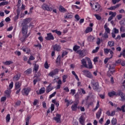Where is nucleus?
Returning <instances> with one entry per match:
<instances>
[{"instance_id":"25","label":"nucleus","mask_w":125,"mask_h":125,"mask_svg":"<svg viewBox=\"0 0 125 125\" xmlns=\"http://www.w3.org/2000/svg\"><path fill=\"white\" fill-rule=\"evenodd\" d=\"M5 94L7 95L8 98H10V95L11 94V90L10 89L5 91Z\"/></svg>"},{"instance_id":"13","label":"nucleus","mask_w":125,"mask_h":125,"mask_svg":"<svg viewBox=\"0 0 125 125\" xmlns=\"http://www.w3.org/2000/svg\"><path fill=\"white\" fill-rule=\"evenodd\" d=\"M76 53L79 54V57H80V58H83V57L85 56L84 50H79L76 52Z\"/></svg>"},{"instance_id":"50","label":"nucleus","mask_w":125,"mask_h":125,"mask_svg":"<svg viewBox=\"0 0 125 125\" xmlns=\"http://www.w3.org/2000/svg\"><path fill=\"white\" fill-rule=\"evenodd\" d=\"M75 93H76V90L75 89L70 90V92L69 93V94H71L73 96L75 95Z\"/></svg>"},{"instance_id":"52","label":"nucleus","mask_w":125,"mask_h":125,"mask_svg":"<svg viewBox=\"0 0 125 125\" xmlns=\"http://www.w3.org/2000/svg\"><path fill=\"white\" fill-rule=\"evenodd\" d=\"M44 67L45 69H48L49 68V66L48 65V63L47 62V61H46L44 64Z\"/></svg>"},{"instance_id":"27","label":"nucleus","mask_w":125,"mask_h":125,"mask_svg":"<svg viewBox=\"0 0 125 125\" xmlns=\"http://www.w3.org/2000/svg\"><path fill=\"white\" fill-rule=\"evenodd\" d=\"M59 10L61 12H66L67 11V10L64 8L62 5H60L59 7Z\"/></svg>"},{"instance_id":"38","label":"nucleus","mask_w":125,"mask_h":125,"mask_svg":"<svg viewBox=\"0 0 125 125\" xmlns=\"http://www.w3.org/2000/svg\"><path fill=\"white\" fill-rule=\"evenodd\" d=\"M51 90H52V88L50 87V84L47 87L46 89V93H49V92H50Z\"/></svg>"},{"instance_id":"57","label":"nucleus","mask_w":125,"mask_h":125,"mask_svg":"<svg viewBox=\"0 0 125 125\" xmlns=\"http://www.w3.org/2000/svg\"><path fill=\"white\" fill-rule=\"evenodd\" d=\"M38 103H39V100L35 99L34 101V102L33 103L34 106H36L38 104Z\"/></svg>"},{"instance_id":"30","label":"nucleus","mask_w":125,"mask_h":125,"mask_svg":"<svg viewBox=\"0 0 125 125\" xmlns=\"http://www.w3.org/2000/svg\"><path fill=\"white\" fill-rule=\"evenodd\" d=\"M52 33H56L58 36H61L62 35V32L60 31L57 30V29L56 30H52Z\"/></svg>"},{"instance_id":"62","label":"nucleus","mask_w":125,"mask_h":125,"mask_svg":"<svg viewBox=\"0 0 125 125\" xmlns=\"http://www.w3.org/2000/svg\"><path fill=\"white\" fill-rule=\"evenodd\" d=\"M112 58H106L104 59V64H107V63H108V61H109V59H111Z\"/></svg>"},{"instance_id":"23","label":"nucleus","mask_w":125,"mask_h":125,"mask_svg":"<svg viewBox=\"0 0 125 125\" xmlns=\"http://www.w3.org/2000/svg\"><path fill=\"white\" fill-rule=\"evenodd\" d=\"M57 83L58 85H57L56 89H60V88H61V84H62V81L59 80Z\"/></svg>"},{"instance_id":"4","label":"nucleus","mask_w":125,"mask_h":125,"mask_svg":"<svg viewBox=\"0 0 125 125\" xmlns=\"http://www.w3.org/2000/svg\"><path fill=\"white\" fill-rule=\"evenodd\" d=\"M104 50L105 54H108L109 52L111 55L110 58H113V56H114L113 51H115V47H112L111 49L104 48Z\"/></svg>"},{"instance_id":"5","label":"nucleus","mask_w":125,"mask_h":125,"mask_svg":"<svg viewBox=\"0 0 125 125\" xmlns=\"http://www.w3.org/2000/svg\"><path fill=\"white\" fill-rule=\"evenodd\" d=\"M82 72L83 73V75H84V76L87 78H88L89 79H92V78H93L92 74H91V73L88 70H83Z\"/></svg>"},{"instance_id":"58","label":"nucleus","mask_w":125,"mask_h":125,"mask_svg":"<svg viewBox=\"0 0 125 125\" xmlns=\"http://www.w3.org/2000/svg\"><path fill=\"white\" fill-rule=\"evenodd\" d=\"M33 10H34V7L32 6L29 9V11L28 12V15L29 14H32V13H33Z\"/></svg>"},{"instance_id":"22","label":"nucleus","mask_w":125,"mask_h":125,"mask_svg":"<svg viewBox=\"0 0 125 125\" xmlns=\"http://www.w3.org/2000/svg\"><path fill=\"white\" fill-rule=\"evenodd\" d=\"M125 104L121 106V108H120L119 107H118L117 108V112H119V111H122L123 113H125Z\"/></svg>"},{"instance_id":"16","label":"nucleus","mask_w":125,"mask_h":125,"mask_svg":"<svg viewBox=\"0 0 125 125\" xmlns=\"http://www.w3.org/2000/svg\"><path fill=\"white\" fill-rule=\"evenodd\" d=\"M53 49L55 51H60L61 50V46L56 44L53 46Z\"/></svg>"},{"instance_id":"31","label":"nucleus","mask_w":125,"mask_h":125,"mask_svg":"<svg viewBox=\"0 0 125 125\" xmlns=\"http://www.w3.org/2000/svg\"><path fill=\"white\" fill-rule=\"evenodd\" d=\"M81 63H82L83 66L84 67H85V68L86 67H87L86 61L85 60V59H83L81 60Z\"/></svg>"},{"instance_id":"2","label":"nucleus","mask_w":125,"mask_h":125,"mask_svg":"<svg viewBox=\"0 0 125 125\" xmlns=\"http://www.w3.org/2000/svg\"><path fill=\"white\" fill-rule=\"evenodd\" d=\"M90 5L96 11H98V12H101L102 11L101 6L98 2L93 4L90 3Z\"/></svg>"},{"instance_id":"18","label":"nucleus","mask_w":125,"mask_h":125,"mask_svg":"<svg viewBox=\"0 0 125 125\" xmlns=\"http://www.w3.org/2000/svg\"><path fill=\"white\" fill-rule=\"evenodd\" d=\"M39 68H40V65L38 64H35L33 68V72L35 73V74H37L38 73V71H39Z\"/></svg>"},{"instance_id":"43","label":"nucleus","mask_w":125,"mask_h":125,"mask_svg":"<svg viewBox=\"0 0 125 125\" xmlns=\"http://www.w3.org/2000/svg\"><path fill=\"white\" fill-rule=\"evenodd\" d=\"M68 78V75H64L62 76V83H66V80Z\"/></svg>"},{"instance_id":"6","label":"nucleus","mask_w":125,"mask_h":125,"mask_svg":"<svg viewBox=\"0 0 125 125\" xmlns=\"http://www.w3.org/2000/svg\"><path fill=\"white\" fill-rule=\"evenodd\" d=\"M58 73H59V69L56 68L54 70H52L49 73V76L50 77H52V78H53V76H55L56 75H58Z\"/></svg>"},{"instance_id":"41","label":"nucleus","mask_w":125,"mask_h":125,"mask_svg":"<svg viewBox=\"0 0 125 125\" xmlns=\"http://www.w3.org/2000/svg\"><path fill=\"white\" fill-rule=\"evenodd\" d=\"M60 62H61V56L59 55L56 59V63H60Z\"/></svg>"},{"instance_id":"59","label":"nucleus","mask_w":125,"mask_h":125,"mask_svg":"<svg viewBox=\"0 0 125 125\" xmlns=\"http://www.w3.org/2000/svg\"><path fill=\"white\" fill-rule=\"evenodd\" d=\"M21 105V101H18L15 103V106H20Z\"/></svg>"},{"instance_id":"33","label":"nucleus","mask_w":125,"mask_h":125,"mask_svg":"<svg viewBox=\"0 0 125 125\" xmlns=\"http://www.w3.org/2000/svg\"><path fill=\"white\" fill-rule=\"evenodd\" d=\"M72 75H73V76H74V77H75L76 80H77V81H78V82H80V79L79 78V77L78 76L77 74H76V72L74 71H72Z\"/></svg>"},{"instance_id":"8","label":"nucleus","mask_w":125,"mask_h":125,"mask_svg":"<svg viewBox=\"0 0 125 125\" xmlns=\"http://www.w3.org/2000/svg\"><path fill=\"white\" fill-rule=\"evenodd\" d=\"M30 91L31 88H24L22 90V94L23 95H26V96H28Z\"/></svg>"},{"instance_id":"10","label":"nucleus","mask_w":125,"mask_h":125,"mask_svg":"<svg viewBox=\"0 0 125 125\" xmlns=\"http://www.w3.org/2000/svg\"><path fill=\"white\" fill-rule=\"evenodd\" d=\"M108 95L109 97H113L114 96H118L119 90H118V92H116L115 91H112L111 92H109L108 93Z\"/></svg>"},{"instance_id":"49","label":"nucleus","mask_w":125,"mask_h":125,"mask_svg":"<svg viewBox=\"0 0 125 125\" xmlns=\"http://www.w3.org/2000/svg\"><path fill=\"white\" fill-rule=\"evenodd\" d=\"M108 34V33H107L106 32H104L103 37L104 39H108L109 38V35Z\"/></svg>"},{"instance_id":"3","label":"nucleus","mask_w":125,"mask_h":125,"mask_svg":"<svg viewBox=\"0 0 125 125\" xmlns=\"http://www.w3.org/2000/svg\"><path fill=\"white\" fill-rule=\"evenodd\" d=\"M42 8L43 9V10H47V11H52L53 10L52 4L47 5V4L45 3H44L42 5Z\"/></svg>"},{"instance_id":"14","label":"nucleus","mask_w":125,"mask_h":125,"mask_svg":"<svg viewBox=\"0 0 125 125\" xmlns=\"http://www.w3.org/2000/svg\"><path fill=\"white\" fill-rule=\"evenodd\" d=\"M20 78H21V73H18L13 77V80L14 82H17L19 81Z\"/></svg>"},{"instance_id":"37","label":"nucleus","mask_w":125,"mask_h":125,"mask_svg":"<svg viewBox=\"0 0 125 125\" xmlns=\"http://www.w3.org/2000/svg\"><path fill=\"white\" fill-rule=\"evenodd\" d=\"M108 71H110L111 74H114V73L115 71H116V70L115 69V67L114 66L112 67V66H110L109 69Z\"/></svg>"},{"instance_id":"54","label":"nucleus","mask_w":125,"mask_h":125,"mask_svg":"<svg viewBox=\"0 0 125 125\" xmlns=\"http://www.w3.org/2000/svg\"><path fill=\"white\" fill-rule=\"evenodd\" d=\"M55 94H56V91L54 92L52 94L50 95L49 97V99H51L52 97H54Z\"/></svg>"},{"instance_id":"20","label":"nucleus","mask_w":125,"mask_h":125,"mask_svg":"<svg viewBox=\"0 0 125 125\" xmlns=\"http://www.w3.org/2000/svg\"><path fill=\"white\" fill-rule=\"evenodd\" d=\"M24 74L26 76H29L32 74V68H29L24 71Z\"/></svg>"},{"instance_id":"7","label":"nucleus","mask_w":125,"mask_h":125,"mask_svg":"<svg viewBox=\"0 0 125 125\" xmlns=\"http://www.w3.org/2000/svg\"><path fill=\"white\" fill-rule=\"evenodd\" d=\"M85 58L88 61V65L87 64V67L85 68H87V69H92V68H93V65H92V62H91V60H90V59L89 58L85 57Z\"/></svg>"},{"instance_id":"29","label":"nucleus","mask_w":125,"mask_h":125,"mask_svg":"<svg viewBox=\"0 0 125 125\" xmlns=\"http://www.w3.org/2000/svg\"><path fill=\"white\" fill-rule=\"evenodd\" d=\"M104 29H105L104 33H106L107 34H110V32L111 31V30H110V28H109V27H108L107 26L106 24L104 25Z\"/></svg>"},{"instance_id":"17","label":"nucleus","mask_w":125,"mask_h":125,"mask_svg":"<svg viewBox=\"0 0 125 125\" xmlns=\"http://www.w3.org/2000/svg\"><path fill=\"white\" fill-rule=\"evenodd\" d=\"M71 110L72 111H74L75 112L78 110V103H76L72 105Z\"/></svg>"},{"instance_id":"42","label":"nucleus","mask_w":125,"mask_h":125,"mask_svg":"<svg viewBox=\"0 0 125 125\" xmlns=\"http://www.w3.org/2000/svg\"><path fill=\"white\" fill-rule=\"evenodd\" d=\"M8 3H9V2L6 1L1 2V3H0V6H3L4 5H6Z\"/></svg>"},{"instance_id":"64","label":"nucleus","mask_w":125,"mask_h":125,"mask_svg":"<svg viewBox=\"0 0 125 125\" xmlns=\"http://www.w3.org/2000/svg\"><path fill=\"white\" fill-rule=\"evenodd\" d=\"M5 100H6V97H2L1 98V102H4Z\"/></svg>"},{"instance_id":"46","label":"nucleus","mask_w":125,"mask_h":125,"mask_svg":"<svg viewBox=\"0 0 125 125\" xmlns=\"http://www.w3.org/2000/svg\"><path fill=\"white\" fill-rule=\"evenodd\" d=\"M30 124V117H27L25 120V125H29Z\"/></svg>"},{"instance_id":"32","label":"nucleus","mask_w":125,"mask_h":125,"mask_svg":"<svg viewBox=\"0 0 125 125\" xmlns=\"http://www.w3.org/2000/svg\"><path fill=\"white\" fill-rule=\"evenodd\" d=\"M13 63V62H12L11 61H7L6 62H3V64H4V65H6V66L10 65L11 64H12Z\"/></svg>"},{"instance_id":"56","label":"nucleus","mask_w":125,"mask_h":125,"mask_svg":"<svg viewBox=\"0 0 125 125\" xmlns=\"http://www.w3.org/2000/svg\"><path fill=\"white\" fill-rule=\"evenodd\" d=\"M109 15H111V16H116V15H117V13L116 12L110 11L109 13Z\"/></svg>"},{"instance_id":"45","label":"nucleus","mask_w":125,"mask_h":125,"mask_svg":"<svg viewBox=\"0 0 125 125\" xmlns=\"http://www.w3.org/2000/svg\"><path fill=\"white\" fill-rule=\"evenodd\" d=\"M34 47H39L40 50L42 49V44L40 43H38V44H34Z\"/></svg>"},{"instance_id":"11","label":"nucleus","mask_w":125,"mask_h":125,"mask_svg":"<svg viewBox=\"0 0 125 125\" xmlns=\"http://www.w3.org/2000/svg\"><path fill=\"white\" fill-rule=\"evenodd\" d=\"M56 116V117H54L53 118L54 121H55L57 123H61V114H59L57 113Z\"/></svg>"},{"instance_id":"21","label":"nucleus","mask_w":125,"mask_h":125,"mask_svg":"<svg viewBox=\"0 0 125 125\" xmlns=\"http://www.w3.org/2000/svg\"><path fill=\"white\" fill-rule=\"evenodd\" d=\"M102 114V109L100 108L96 113V118L97 119H100V117H101V114Z\"/></svg>"},{"instance_id":"36","label":"nucleus","mask_w":125,"mask_h":125,"mask_svg":"<svg viewBox=\"0 0 125 125\" xmlns=\"http://www.w3.org/2000/svg\"><path fill=\"white\" fill-rule=\"evenodd\" d=\"M80 48H81V47L79 45H75L73 46V50H74V51H78V49H80Z\"/></svg>"},{"instance_id":"1","label":"nucleus","mask_w":125,"mask_h":125,"mask_svg":"<svg viewBox=\"0 0 125 125\" xmlns=\"http://www.w3.org/2000/svg\"><path fill=\"white\" fill-rule=\"evenodd\" d=\"M32 21V19L30 18H26L22 21L21 25L22 26L21 28V33L22 34L23 38L24 40H26L29 36H30V33L27 34L28 33V24Z\"/></svg>"},{"instance_id":"55","label":"nucleus","mask_w":125,"mask_h":125,"mask_svg":"<svg viewBox=\"0 0 125 125\" xmlns=\"http://www.w3.org/2000/svg\"><path fill=\"white\" fill-rule=\"evenodd\" d=\"M55 107V105H54V104H51V107H50V109H51V112H53V111H54V108Z\"/></svg>"},{"instance_id":"61","label":"nucleus","mask_w":125,"mask_h":125,"mask_svg":"<svg viewBox=\"0 0 125 125\" xmlns=\"http://www.w3.org/2000/svg\"><path fill=\"white\" fill-rule=\"evenodd\" d=\"M96 43L98 45H99V44L101 43V40H100V38H97Z\"/></svg>"},{"instance_id":"47","label":"nucleus","mask_w":125,"mask_h":125,"mask_svg":"<svg viewBox=\"0 0 125 125\" xmlns=\"http://www.w3.org/2000/svg\"><path fill=\"white\" fill-rule=\"evenodd\" d=\"M14 84V83L13 82H11V83L9 84V89L11 90L12 88H13V85Z\"/></svg>"},{"instance_id":"26","label":"nucleus","mask_w":125,"mask_h":125,"mask_svg":"<svg viewBox=\"0 0 125 125\" xmlns=\"http://www.w3.org/2000/svg\"><path fill=\"white\" fill-rule=\"evenodd\" d=\"M79 123L82 125H84V119H83V117L81 116L79 119Z\"/></svg>"},{"instance_id":"28","label":"nucleus","mask_w":125,"mask_h":125,"mask_svg":"<svg viewBox=\"0 0 125 125\" xmlns=\"http://www.w3.org/2000/svg\"><path fill=\"white\" fill-rule=\"evenodd\" d=\"M107 45H108L109 47H113V46H115V42L114 41H109L107 42Z\"/></svg>"},{"instance_id":"48","label":"nucleus","mask_w":125,"mask_h":125,"mask_svg":"<svg viewBox=\"0 0 125 125\" xmlns=\"http://www.w3.org/2000/svg\"><path fill=\"white\" fill-rule=\"evenodd\" d=\"M6 121L8 122L10 121V114H8L6 117Z\"/></svg>"},{"instance_id":"9","label":"nucleus","mask_w":125,"mask_h":125,"mask_svg":"<svg viewBox=\"0 0 125 125\" xmlns=\"http://www.w3.org/2000/svg\"><path fill=\"white\" fill-rule=\"evenodd\" d=\"M92 84L93 85L94 90L97 91L98 89H99V83H98V82L93 81L92 82Z\"/></svg>"},{"instance_id":"44","label":"nucleus","mask_w":125,"mask_h":125,"mask_svg":"<svg viewBox=\"0 0 125 125\" xmlns=\"http://www.w3.org/2000/svg\"><path fill=\"white\" fill-rule=\"evenodd\" d=\"M45 91L44 87L41 88L39 90V93L40 94H42L44 93Z\"/></svg>"},{"instance_id":"34","label":"nucleus","mask_w":125,"mask_h":125,"mask_svg":"<svg viewBox=\"0 0 125 125\" xmlns=\"http://www.w3.org/2000/svg\"><path fill=\"white\" fill-rule=\"evenodd\" d=\"M111 124L112 125H120V124H117V119L114 118L112 119Z\"/></svg>"},{"instance_id":"53","label":"nucleus","mask_w":125,"mask_h":125,"mask_svg":"<svg viewBox=\"0 0 125 125\" xmlns=\"http://www.w3.org/2000/svg\"><path fill=\"white\" fill-rule=\"evenodd\" d=\"M98 50H99V47H96L95 49L93 50L92 53H96L98 52Z\"/></svg>"},{"instance_id":"19","label":"nucleus","mask_w":125,"mask_h":125,"mask_svg":"<svg viewBox=\"0 0 125 125\" xmlns=\"http://www.w3.org/2000/svg\"><path fill=\"white\" fill-rule=\"evenodd\" d=\"M121 6V4H117L115 6H111L108 8V10H115L116 8L120 7Z\"/></svg>"},{"instance_id":"24","label":"nucleus","mask_w":125,"mask_h":125,"mask_svg":"<svg viewBox=\"0 0 125 125\" xmlns=\"http://www.w3.org/2000/svg\"><path fill=\"white\" fill-rule=\"evenodd\" d=\"M93 28L92 27H90L89 26L87 27L85 30V34H88V33H91V32L93 31Z\"/></svg>"},{"instance_id":"40","label":"nucleus","mask_w":125,"mask_h":125,"mask_svg":"<svg viewBox=\"0 0 125 125\" xmlns=\"http://www.w3.org/2000/svg\"><path fill=\"white\" fill-rule=\"evenodd\" d=\"M99 107H100V104H99V101H98L97 103L96 106L95 108L93 109V111L94 112H95V111H96V110H97V109H98V108H99Z\"/></svg>"},{"instance_id":"51","label":"nucleus","mask_w":125,"mask_h":125,"mask_svg":"<svg viewBox=\"0 0 125 125\" xmlns=\"http://www.w3.org/2000/svg\"><path fill=\"white\" fill-rule=\"evenodd\" d=\"M67 54L68 52H67L66 51H64L62 54V58H63L64 56H66V55H67Z\"/></svg>"},{"instance_id":"15","label":"nucleus","mask_w":125,"mask_h":125,"mask_svg":"<svg viewBox=\"0 0 125 125\" xmlns=\"http://www.w3.org/2000/svg\"><path fill=\"white\" fill-rule=\"evenodd\" d=\"M22 85V83L20 82H17L15 84V89L17 90L18 89H20L21 88V86Z\"/></svg>"},{"instance_id":"63","label":"nucleus","mask_w":125,"mask_h":125,"mask_svg":"<svg viewBox=\"0 0 125 125\" xmlns=\"http://www.w3.org/2000/svg\"><path fill=\"white\" fill-rule=\"evenodd\" d=\"M120 32H122V33H125V28L124 26H121L120 27Z\"/></svg>"},{"instance_id":"60","label":"nucleus","mask_w":125,"mask_h":125,"mask_svg":"<svg viewBox=\"0 0 125 125\" xmlns=\"http://www.w3.org/2000/svg\"><path fill=\"white\" fill-rule=\"evenodd\" d=\"M99 96L101 99H105V93H104V94H100Z\"/></svg>"},{"instance_id":"39","label":"nucleus","mask_w":125,"mask_h":125,"mask_svg":"<svg viewBox=\"0 0 125 125\" xmlns=\"http://www.w3.org/2000/svg\"><path fill=\"white\" fill-rule=\"evenodd\" d=\"M99 107H100V104H99V101H98L97 103L96 106L95 108L93 109V111L94 112H95V111H96V110H97V109H98V108H99Z\"/></svg>"},{"instance_id":"35","label":"nucleus","mask_w":125,"mask_h":125,"mask_svg":"<svg viewBox=\"0 0 125 125\" xmlns=\"http://www.w3.org/2000/svg\"><path fill=\"white\" fill-rule=\"evenodd\" d=\"M122 56L125 58V49H124L122 51V53H121L120 55L118 56V57L119 58H121L122 57Z\"/></svg>"},{"instance_id":"12","label":"nucleus","mask_w":125,"mask_h":125,"mask_svg":"<svg viewBox=\"0 0 125 125\" xmlns=\"http://www.w3.org/2000/svg\"><path fill=\"white\" fill-rule=\"evenodd\" d=\"M46 41H53L54 40V36L51 33H47V37L45 38Z\"/></svg>"}]
</instances>
